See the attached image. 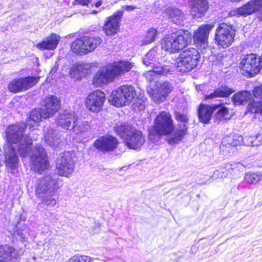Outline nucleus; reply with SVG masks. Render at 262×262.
Instances as JSON below:
<instances>
[{"label":"nucleus","mask_w":262,"mask_h":262,"mask_svg":"<svg viewBox=\"0 0 262 262\" xmlns=\"http://www.w3.org/2000/svg\"><path fill=\"white\" fill-rule=\"evenodd\" d=\"M136 95V91L133 86L123 85L112 92L108 101L116 107H120L130 103Z\"/></svg>","instance_id":"nucleus-7"},{"label":"nucleus","mask_w":262,"mask_h":262,"mask_svg":"<svg viewBox=\"0 0 262 262\" xmlns=\"http://www.w3.org/2000/svg\"><path fill=\"white\" fill-rule=\"evenodd\" d=\"M31 161L35 171L41 172L49 166V162L45 149L41 145L35 148L34 153L31 156Z\"/></svg>","instance_id":"nucleus-16"},{"label":"nucleus","mask_w":262,"mask_h":262,"mask_svg":"<svg viewBox=\"0 0 262 262\" xmlns=\"http://www.w3.org/2000/svg\"><path fill=\"white\" fill-rule=\"evenodd\" d=\"M124 10H125L126 11H133L135 9L137 8L136 7L134 6H129V5H124L122 7Z\"/></svg>","instance_id":"nucleus-49"},{"label":"nucleus","mask_w":262,"mask_h":262,"mask_svg":"<svg viewBox=\"0 0 262 262\" xmlns=\"http://www.w3.org/2000/svg\"><path fill=\"white\" fill-rule=\"evenodd\" d=\"M76 1L81 5L86 6L91 2V0H76Z\"/></svg>","instance_id":"nucleus-50"},{"label":"nucleus","mask_w":262,"mask_h":262,"mask_svg":"<svg viewBox=\"0 0 262 262\" xmlns=\"http://www.w3.org/2000/svg\"><path fill=\"white\" fill-rule=\"evenodd\" d=\"M229 26L227 24L222 23L216 31L215 40L219 45L223 48L228 47L229 45Z\"/></svg>","instance_id":"nucleus-24"},{"label":"nucleus","mask_w":262,"mask_h":262,"mask_svg":"<svg viewBox=\"0 0 262 262\" xmlns=\"http://www.w3.org/2000/svg\"><path fill=\"white\" fill-rule=\"evenodd\" d=\"M262 144V130L260 131V134L255 137V144L256 146H259Z\"/></svg>","instance_id":"nucleus-48"},{"label":"nucleus","mask_w":262,"mask_h":262,"mask_svg":"<svg viewBox=\"0 0 262 262\" xmlns=\"http://www.w3.org/2000/svg\"><path fill=\"white\" fill-rule=\"evenodd\" d=\"M29 232V229L26 225L21 226L20 224L19 223L16 226V230L14 231L13 236L14 239L24 243L27 241Z\"/></svg>","instance_id":"nucleus-31"},{"label":"nucleus","mask_w":262,"mask_h":262,"mask_svg":"<svg viewBox=\"0 0 262 262\" xmlns=\"http://www.w3.org/2000/svg\"><path fill=\"white\" fill-rule=\"evenodd\" d=\"M56 166L57 174L50 173L38 179L36 185V194L46 209L52 207L56 204V200L54 198L55 193L63 184L58 175L68 177L74 171L75 164L72 154L70 151L60 154L57 159Z\"/></svg>","instance_id":"nucleus-1"},{"label":"nucleus","mask_w":262,"mask_h":262,"mask_svg":"<svg viewBox=\"0 0 262 262\" xmlns=\"http://www.w3.org/2000/svg\"><path fill=\"white\" fill-rule=\"evenodd\" d=\"M118 141L112 136L101 137L94 142V147L100 151H110L117 147Z\"/></svg>","instance_id":"nucleus-21"},{"label":"nucleus","mask_w":262,"mask_h":262,"mask_svg":"<svg viewBox=\"0 0 262 262\" xmlns=\"http://www.w3.org/2000/svg\"><path fill=\"white\" fill-rule=\"evenodd\" d=\"M229 96V88L227 86H221L215 89L212 92H207L204 95V100L208 102L213 101L219 98H225Z\"/></svg>","instance_id":"nucleus-26"},{"label":"nucleus","mask_w":262,"mask_h":262,"mask_svg":"<svg viewBox=\"0 0 262 262\" xmlns=\"http://www.w3.org/2000/svg\"><path fill=\"white\" fill-rule=\"evenodd\" d=\"M239 67L246 74H257L262 68L261 59L254 54L247 55L241 62Z\"/></svg>","instance_id":"nucleus-13"},{"label":"nucleus","mask_w":262,"mask_h":262,"mask_svg":"<svg viewBox=\"0 0 262 262\" xmlns=\"http://www.w3.org/2000/svg\"><path fill=\"white\" fill-rule=\"evenodd\" d=\"M78 121V117L74 112L65 110L58 115L56 123L62 128L72 130Z\"/></svg>","instance_id":"nucleus-15"},{"label":"nucleus","mask_w":262,"mask_h":262,"mask_svg":"<svg viewBox=\"0 0 262 262\" xmlns=\"http://www.w3.org/2000/svg\"><path fill=\"white\" fill-rule=\"evenodd\" d=\"M200 58L199 52L195 48H189L183 51L177 62L179 71L182 73L191 71L196 67Z\"/></svg>","instance_id":"nucleus-9"},{"label":"nucleus","mask_w":262,"mask_h":262,"mask_svg":"<svg viewBox=\"0 0 262 262\" xmlns=\"http://www.w3.org/2000/svg\"><path fill=\"white\" fill-rule=\"evenodd\" d=\"M24 249L17 250L14 247L4 245L0 246V262H17L18 258L23 254Z\"/></svg>","instance_id":"nucleus-18"},{"label":"nucleus","mask_w":262,"mask_h":262,"mask_svg":"<svg viewBox=\"0 0 262 262\" xmlns=\"http://www.w3.org/2000/svg\"><path fill=\"white\" fill-rule=\"evenodd\" d=\"M94 13H97V12H96V11H94Z\"/></svg>","instance_id":"nucleus-59"},{"label":"nucleus","mask_w":262,"mask_h":262,"mask_svg":"<svg viewBox=\"0 0 262 262\" xmlns=\"http://www.w3.org/2000/svg\"><path fill=\"white\" fill-rule=\"evenodd\" d=\"M102 0H91V2L93 3L96 7H99L102 4Z\"/></svg>","instance_id":"nucleus-51"},{"label":"nucleus","mask_w":262,"mask_h":262,"mask_svg":"<svg viewBox=\"0 0 262 262\" xmlns=\"http://www.w3.org/2000/svg\"><path fill=\"white\" fill-rule=\"evenodd\" d=\"M214 27L213 24L202 25L195 31L193 39L196 46L204 49L207 47L209 33Z\"/></svg>","instance_id":"nucleus-20"},{"label":"nucleus","mask_w":262,"mask_h":262,"mask_svg":"<svg viewBox=\"0 0 262 262\" xmlns=\"http://www.w3.org/2000/svg\"><path fill=\"white\" fill-rule=\"evenodd\" d=\"M84 37L76 39L71 45V50L75 54L81 55L87 53Z\"/></svg>","instance_id":"nucleus-32"},{"label":"nucleus","mask_w":262,"mask_h":262,"mask_svg":"<svg viewBox=\"0 0 262 262\" xmlns=\"http://www.w3.org/2000/svg\"><path fill=\"white\" fill-rule=\"evenodd\" d=\"M247 110L251 113L259 114L262 115V102L258 101H253L248 104Z\"/></svg>","instance_id":"nucleus-39"},{"label":"nucleus","mask_w":262,"mask_h":262,"mask_svg":"<svg viewBox=\"0 0 262 262\" xmlns=\"http://www.w3.org/2000/svg\"><path fill=\"white\" fill-rule=\"evenodd\" d=\"M135 107H137L139 111H142L145 108V103L144 101L138 100L135 104Z\"/></svg>","instance_id":"nucleus-47"},{"label":"nucleus","mask_w":262,"mask_h":262,"mask_svg":"<svg viewBox=\"0 0 262 262\" xmlns=\"http://www.w3.org/2000/svg\"><path fill=\"white\" fill-rule=\"evenodd\" d=\"M253 94L255 98L262 99V85L255 87L253 90Z\"/></svg>","instance_id":"nucleus-45"},{"label":"nucleus","mask_w":262,"mask_h":262,"mask_svg":"<svg viewBox=\"0 0 262 262\" xmlns=\"http://www.w3.org/2000/svg\"><path fill=\"white\" fill-rule=\"evenodd\" d=\"M105 100V94L100 90L90 93L85 100L86 108L93 113L100 112Z\"/></svg>","instance_id":"nucleus-12"},{"label":"nucleus","mask_w":262,"mask_h":262,"mask_svg":"<svg viewBox=\"0 0 262 262\" xmlns=\"http://www.w3.org/2000/svg\"><path fill=\"white\" fill-rule=\"evenodd\" d=\"M230 169H231L233 171H235L237 172L238 171H244L245 169V166L241 163H236L233 164H230Z\"/></svg>","instance_id":"nucleus-44"},{"label":"nucleus","mask_w":262,"mask_h":262,"mask_svg":"<svg viewBox=\"0 0 262 262\" xmlns=\"http://www.w3.org/2000/svg\"><path fill=\"white\" fill-rule=\"evenodd\" d=\"M190 12L195 17L204 16L209 8L207 0H190Z\"/></svg>","instance_id":"nucleus-25"},{"label":"nucleus","mask_w":262,"mask_h":262,"mask_svg":"<svg viewBox=\"0 0 262 262\" xmlns=\"http://www.w3.org/2000/svg\"><path fill=\"white\" fill-rule=\"evenodd\" d=\"M261 185V188H262V182L260 183Z\"/></svg>","instance_id":"nucleus-58"},{"label":"nucleus","mask_w":262,"mask_h":262,"mask_svg":"<svg viewBox=\"0 0 262 262\" xmlns=\"http://www.w3.org/2000/svg\"><path fill=\"white\" fill-rule=\"evenodd\" d=\"M86 46L87 53L94 50L102 42L101 38L99 36H84Z\"/></svg>","instance_id":"nucleus-34"},{"label":"nucleus","mask_w":262,"mask_h":262,"mask_svg":"<svg viewBox=\"0 0 262 262\" xmlns=\"http://www.w3.org/2000/svg\"><path fill=\"white\" fill-rule=\"evenodd\" d=\"M93 259L86 255H74L71 257L68 262H91Z\"/></svg>","instance_id":"nucleus-41"},{"label":"nucleus","mask_w":262,"mask_h":262,"mask_svg":"<svg viewBox=\"0 0 262 262\" xmlns=\"http://www.w3.org/2000/svg\"><path fill=\"white\" fill-rule=\"evenodd\" d=\"M90 127V125L86 121H82L80 123L77 121L76 125L72 130L78 135H85L88 132Z\"/></svg>","instance_id":"nucleus-37"},{"label":"nucleus","mask_w":262,"mask_h":262,"mask_svg":"<svg viewBox=\"0 0 262 262\" xmlns=\"http://www.w3.org/2000/svg\"><path fill=\"white\" fill-rule=\"evenodd\" d=\"M217 108L219 110L214 116L215 121L220 122L227 119L226 116L228 114V109L225 107L222 103L212 106L201 104L198 110L200 121L205 124L208 123L211 118L213 112Z\"/></svg>","instance_id":"nucleus-8"},{"label":"nucleus","mask_w":262,"mask_h":262,"mask_svg":"<svg viewBox=\"0 0 262 262\" xmlns=\"http://www.w3.org/2000/svg\"><path fill=\"white\" fill-rule=\"evenodd\" d=\"M123 14V10H117L112 16L106 17L103 27V31L106 35L112 36L117 33Z\"/></svg>","instance_id":"nucleus-14"},{"label":"nucleus","mask_w":262,"mask_h":262,"mask_svg":"<svg viewBox=\"0 0 262 262\" xmlns=\"http://www.w3.org/2000/svg\"><path fill=\"white\" fill-rule=\"evenodd\" d=\"M243 144V137L238 135H234L232 136V141L230 143V145L235 147Z\"/></svg>","instance_id":"nucleus-42"},{"label":"nucleus","mask_w":262,"mask_h":262,"mask_svg":"<svg viewBox=\"0 0 262 262\" xmlns=\"http://www.w3.org/2000/svg\"><path fill=\"white\" fill-rule=\"evenodd\" d=\"M143 63L147 67H152L159 62V57L157 54V48H154L149 50L143 59Z\"/></svg>","instance_id":"nucleus-33"},{"label":"nucleus","mask_w":262,"mask_h":262,"mask_svg":"<svg viewBox=\"0 0 262 262\" xmlns=\"http://www.w3.org/2000/svg\"><path fill=\"white\" fill-rule=\"evenodd\" d=\"M255 12H258L262 19V0H250L239 8L237 12L242 15H248Z\"/></svg>","instance_id":"nucleus-22"},{"label":"nucleus","mask_w":262,"mask_h":262,"mask_svg":"<svg viewBox=\"0 0 262 262\" xmlns=\"http://www.w3.org/2000/svg\"><path fill=\"white\" fill-rule=\"evenodd\" d=\"M233 92V91H232L231 89H230V94Z\"/></svg>","instance_id":"nucleus-56"},{"label":"nucleus","mask_w":262,"mask_h":262,"mask_svg":"<svg viewBox=\"0 0 262 262\" xmlns=\"http://www.w3.org/2000/svg\"><path fill=\"white\" fill-rule=\"evenodd\" d=\"M115 130L129 148L139 149L145 142L142 133L129 125H117L115 127Z\"/></svg>","instance_id":"nucleus-6"},{"label":"nucleus","mask_w":262,"mask_h":262,"mask_svg":"<svg viewBox=\"0 0 262 262\" xmlns=\"http://www.w3.org/2000/svg\"><path fill=\"white\" fill-rule=\"evenodd\" d=\"M60 107L59 99L55 96L46 97L44 100V105L41 108L44 112V116L49 118L54 115Z\"/></svg>","instance_id":"nucleus-23"},{"label":"nucleus","mask_w":262,"mask_h":262,"mask_svg":"<svg viewBox=\"0 0 262 262\" xmlns=\"http://www.w3.org/2000/svg\"><path fill=\"white\" fill-rule=\"evenodd\" d=\"M132 68V63L127 61L115 62L106 69L98 71L93 77V84L96 86L107 84L116 77L129 72Z\"/></svg>","instance_id":"nucleus-3"},{"label":"nucleus","mask_w":262,"mask_h":262,"mask_svg":"<svg viewBox=\"0 0 262 262\" xmlns=\"http://www.w3.org/2000/svg\"><path fill=\"white\" fill-rule=\"evenodd\" d=\"M157 35V31L156 29L152 28L149 29L147 31L146 36L143 40V44L147 45L154 41Z\"/></svg>","instance_id":"nucleus-40"},{"label":"nucleus","mask_w":262,"mask_h":262,"mask_svg":"<svg viewBox=\"0 0 262 262\" xmlns=\"http://www.w3.org/2000/svg\"><path fill=\"white\" fill-rule=\"evenodd\" d=\"M251 97V94L248 91H242L233 95L232 101L235 105L244 104Z\"/></svg>","instance_id":"nucleus-35"},{"label":"nucleus","mask_w":262,"mask_h":262,"mask_svg":"<svg viewBox=\"0 0 262 262\" xmlns=\"http://www.w3.org/2000/svg\"><path fill=\"white\" fill-rule=\"evenodd\" d=\"M49 213L51 214V216H53V218H55L56 216V215L53 214V213H51V212H49Z\"/></svg>","instance_id":"nucleus-55"},{"label":"nucleus","mask_w":262,"mask_h":262,"mask_svg":"<svg viewBox=\"0 0 262 262\" xmlns=\"http://www.w3.org/2000/svg\"><path fill=\"white\" fill-rule=\"evenodd\" d=\"M156 75H166L170 70V66L162 65L159 62L152 65L151 67Z\"/></svg>","instance_id":"nucleus-38"},{"label":"nucleus","mask_w":262,"mask_h":262,"mask_svg":"<svg viewBox=\"0 0 262 262\" xmlns=\"http://www.w3.org/2000/svg\"><path fill=\"white\" fill-rule=\"evenodd\" d=\"M42 118L47 119L48 117L44 116V112L41 108L32 111L29 118L26 120V127L33 130L34 127L38 124Z\"/></svg>","instance_id":"nucleus-27"},{"label":"nucleus","mask_w":262,"mask_h":262,"mask_svg":"<svg viewBox=\"0 0 262 262\" xmlns=\"http://www.w3.org/2000/svg\"><path fill=\"white\" fill-rule=\"evenodd\" d=\"M58 65L57 64V62H56L55 66H54V67L52 69V70L51 71V73H52L53 74L55 73L58 70Z\"/></svg>","instance_id":"nucleus-52"},{"label":"nucleus","mask_w":262,"mask_h":262,"mask_svg":"<svg viewBox=\"0 0 262 262\" xmlns=\"http://www.w3.org/2000/svg\"><path fill=\"white\" fill-rule=\"evenodd\" d=\"M39 79V77L35 76L15 78L9 83L8 88L13 93L23 92L35 85Z\"/></svg>","instance_id":"nucleus-11"},{"label":"nucleus","mask_w":262,"mask_h":262,"mask_svg":"<svg viewBox=\"0 0 262 262\" xmlns=\"http://www.w3.org/2000/svg\"><path fill=\"white\" fill-rule=\"evenodd\" d=\"M155 85L157 89H151L148 91V93L155 103L158 104L162 102L172 91L173 87L169 82L166 81L162 83L157 81Z\"/></svg>","instance_id":"nucleus-17"},{"label":"nucleus","mask_w":262,"mask_h":262,"mask_svg":"<svg viewBox=\"0 0 262 262\" xmlns=\"http://www.w3.org/2000/svg\"><path fill=\"white\" fill-rule=\"evenodd\" d=\"M59 39V36L55 34H52L42 42L37 44V48L42 50L45 49L51 50H54L57 46Z\"/></svg>","instance_id":"nucleus-29"},{"label":"nucleus","mask_w":262,"mask_h":262,"mask_svg":"<svg viewBox=\"0 0 262 262\" xmlns=\"http://www.w3.org/2000/svg\"><path fill=\"white\" fill-rule=\"evenodd\" d=\"M220 177H221V178H223V174H221Z\"/></svg>","instance_id":"nucleus-57"},{"label":"nucleus","mask_w":262,"mask_h":262,"mask_svg":"<svg viewBox=\"0 0 262 262\" xmlns=\"http://www.w3.org/2000/svg\"><path fill=\"white\" fill-rule=\"evenodd\" d=\"M220 171H219V170H216V171L214 172L213 175V177H215L216 175L218 176L219 175V174H220Z\"/></svg>","instance_id":"nucleus-53"},{"label":"nucleus","mask_w":262,"mask_h":262,"mask_svg":"<svg viewBox=\"0 0 262 262\" xmlns=\"http://www.w3.org/2000/svg\"><path fill=\"white\" fill-rule=\"evenodd\" d=\"M175 118L178 122L182 124H178L174 133L167 139V142L171 145L178 144L187 134V122L188 119L186 115L179 112L175 114Z\"/></svg>","instance_id":"nucleus-10"},{"label":"nucleus","mask_w":262,"mask_h":262,"mask_svg":"<svg viewBox=\"0 0 262 262\" xmlns=\"http://www.w3.org/2000/svg\"><path fill=\"white\" fill-rule=\"evenodd\" d=\"M173 120L171 114L165 111L157 116L154 125L148 130L149 139L156 143L162 136H168L169 138L175 130Z\"/></svg>","instance_id":"nucleus-4"},{"label":"nucleus","mask_w":262,"mask_h":262,"mask_svg":"<svg viewBox=\"0 0 262 262\" xmlns=\"http://www.w3.org/2000/svg\"><path fill=\"white\" fill-rule=\"evenodd\" d=\"M43 133L45 142L52 148L55 149L62 145V138L57 130L50 127L45 126Z\"/></svg>","instance_id":"nucleus-19"},{"label":"nucleus","mask_w":262,"mask_h":262,"mask_svg":"<svg viewBox=\"0 0 262 262\" xmlns=\"http://www.w3.org/2000/svg\"><path fill=\"white\" fill-rule=\"evenodd\" d=\"M24 127L22 125L13 124L9 125L6 131L7 143L4 145L6 163L7 167L13 170L18 166L19 152L21 157H26L30 152L32 144V139L24 134Z\"/></svg>","instance_id":"nucleus-2"},{"label":"nucleus","mask_w":262,"mask_h":262,"mask_svg":"<svg viewBox=\"0 0 262 262\" xmlns=\"http://www.w3.org/2000/svg\"><path fill=\"white\" fill-rule=\"evenodd\" d=\"M191 41V35L186 30H179L165 36L161 42L163 49L170 53L178 52Z\"/></svg>","instance_id":"nucleus-5"},{"label":"nucleus","mask_w":262,"mask_h":262,"mask_svg":"<svg viewBox=\"0 0 262 262\" xmlns=\"http://www.w3.org/2000/svg\"><path fill=\"white\" fill-rule=\"evenodd\" d=\"M156 75L153 71L152 69L151 70H149L144 74V76L146 79L147 81H149V82H152V81L155 80Z\"/></svg>","instance_id":"nucleus-46"},{"label":"nucleus","mask_w":262,"mask_h":262,"mask_svg":"<svg viewBox=\"0 0 262 262\" xmlns=\"http://www.w3.org/2000/svg\"><path fill=\"white\" fill-rule=\"evenodd\" d=\"M255 137L247 136L243 138V145L248 146H255Z\"/></svg>","instance_id":"nucleus-43"},{"label":"nucleus","mask_w":262,"mask_h":262,"mask_svg":"<svg viewBox=\"0 0 262 262\" xmlns=\"http://www.w3.org/2000/svg\"><path fill=\"white\" fill-rule=\"evenodd\" d=\"M90 63H81L73 66L70 69V75L76 79L81 76L85 77L91 72Z\"/></svg>","instance_id":"nucleus-28"},{"label":"nucleus","mask_w":262,"mask_h":262,"mask_svg":"<svg viewBox=\"0 0 262 262\" xmlns=\"http://www.w3.org/2000/svg\"><path fill=\"white\" fill-rule=\"evenodd\" d=\"M244 180L247 183L251 184H256L260 182L259 185L261 186L260 183L262 182V172H248L245 174Z\"/></svg>","instance_id":"nucleus-36"},{"label":"nucleus","mask_w":262,"mask_h":262,"mask_svg":"<svg viewBox=\"0 0 262 262\" xmlns=\"http://www.w3.org/2000/svg\"><path fill=\"white\" fill-rule=\"evenodd\" d=\"M232 26L230 25V38H231L232 37Z\"/></svg>","instance_id":"nucleus-54"},{"label":"nucleus","mask_w":262,"mask_h":262,"mask_svg":"<svg viewBox=\"0 0 262 262\" xmlns=\"http://www.w3.org/2000/svg\"><path fill=\"white\" fill-rule=\"evenodd\" d=\"M165 12L169 16V18L177 25H184V21L185 19V16L184 13L180 9L169 7L166 9Z\"/></svg>","instance_id":"nucleus-30"}]
</instances>
